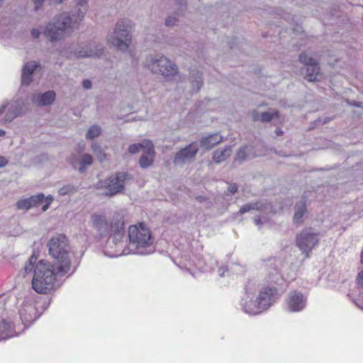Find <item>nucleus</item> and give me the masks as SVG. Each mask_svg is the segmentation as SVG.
Masks as SVG:
<instances>
[{
    "label": "nucleus",
    "mask_w": 363,
    "mask_h": 363,
    "mask_svg": "<svg viewBox=\"0 0 363 363\" xmlns=\"http://www.w3.org/2000/svg\"><path fill=\"white\" fill-rule=\"evenodd\" d=\"M93 163V157L89 154H83L79 160V167L78 171L80 173H84L86 171V166H90Z\"/></svg>",
    "instance_id": "bb28decb"
},
{
    "label": "nucleus",
    "mask_w": 363,
    "mask_h": 363,
    "mask_svg": "<svg viewBox=\"0 0 363 363\" xmlns=\"http://www.w3.org/2000/svg\"><path fill=\"white\" fill-rule=\"evenodd\" d=\"M87 11V6H77L72 13L62 12L55 16L45 26L44 36L51 43L64 40L78 29Z\"/></svg>",
    "instance_id": "f257e3e1"
},
{
    "label": "nucleus",
    "mask_w": 363,
    "mask_h": 363,
    "mask_svg": "<svg viewBox=\"0 0 363 363\" xmlns=\"http://www.w3.org/2000/svg\"><path fill=\"white\" fill-rule=\"evenodd\" d=\"M357 281L358 284L363 286V270L361 271L360 272H359V274L357 275Z\"/></svg>",
    "instance_id": "58836bf2"
},
{
    "label": "nucleus",
    "mask_w": 363,
    "mask_h": 363,
    "mask_svg": "<svg viewBox=\"0 0 363 363\" xmlns=\"http://www.w3.org/2000/svg\"><path fill=\"white\" fill-rule=\"evenodd\" d=\"M92 151L96 155V156L98 157L100 162H102L105 159V153L104 150H102L101 147L96 144L93 143L91 146Z\"/></svg>",
    "instance_id": "473e14b6"
},
{
    "label": "nucleus",
    "mask_w": 363,
    "mask_h": 363,
    "mask_svg": "<svg viewBox=\"0 0 363 363\" xmlns=\"http://www.w3.org/2000/svg\"><path fill=\"white\" fill-rule=\"evenodd\" d=\"M130 247L136 250L137 254L145 255L148 252L143 249L152 244L150 230L143 224L132 225L128 230Z\"/></svg>",
    "instance_id": "0eeeda50"
},
{
    "label": "nucleus",
    "mask_w": 363,
    "mask_h": 363,
    "mask_svg": "<svg viewBox=\"0 0 363 363\" xmlns=\"http://www.w3.org/2000/svg\"><path fill=\"white\" fill-rule=\"evenodd\" d=\"M275 298V290L264 288L259 292V296L253 300L248 294L242 298V306L245 313L257 315L268 308Z\"/></svg>",
    "instance_id": "39448f33"
},
{
    "label": "nucleus",
    "mask_w": 363,
    "mask_h": 363,
    "mask_svg": "<svg viewBox=\"0 0 363 363\" xmlns=\"http://www.w3.org/2000/svg\"><path fill=\"white\" fill-rule=\"evenodd\" d=\"M31 35H32L33 38H39V36L40 35V31L37 28H33L31 30Z\"/></svg>",
    "instance_id": "ea45409f"
},
{
    "label": "nucleus",
    "mask_w": 363,
    "mask_h": 363,
    "mask_svg": "<svg viewBox=\"0 0 363 363\" xmlns=\"http://www.w3.org/2000/svg\"><path fill=\"white\" fill-rule=\"evenodd\" d=\"M146 144H147V145L148 146L143 150L139 160V164L143 169H145L151 166L155 157V147L152 143H146Z\"/></svg>",
    "instance_id": "a211bd4d"
},
{
    "label": "nucleus",
    "mask_w": 363,
    "mask_h": 363,
    "mask_svg": "<svg viewBox=\"0 0 363 363\" xmlns=\"http://www.w3.org/2000/svg\"><path fill=\"white\" fill-rule=\"evenodd\" d=\"M40 67V65L36 61L28 62L22 68L21 84L28 86L33 82V75L37 68Z\"/></svg>",
    "instance_id": "f3484780"
},
{
    "label": "nucleus",
    "mask_w": 363,
    "mask_h": 363,
    "mask_svg": "<svg viewBox=\"0 0 363 363\" xmlns=\"http://www.w3.org/2000/svg\"><path fill=\"white\" fill-rule=\"evenodd\" d=\"M45 199L43 194L31 196L29 198L21 199L17 201L16 206L19 210H29L31 208L40 205Z\"/></svg>",
    "instance_id": "dca6fc26"
},
{
    "label": "nucleus",
    "mask_w": 363,
    "mask_h": 363,
    "mask_svg": "<svg viewBox=\"0 0 363 363\" xmlns=\"http://www.w3.org/2000/svg\"><path fill=\"white\" fill-rule=\"evenodd\" d=\"M33 4H35V10H38L41 8L44 0H33Z\"/></svg>",
    "instance_id": "4c0bfd02"
},
{
    "label": "nucleus",
    "mask_w": 363,
    "mask_h": 363,
    "mask_svg": "<svg viewBox=\"0 0 363 363\" xmlns=\"http://www.w3.org/2000/svg\"><path fill=\"white\" fill-rule=\"evenodd\" d=\"M5 0H0V7L3 5Z\"/></svg>",
    "instance_id": "6e6d98bb"
},
{
    "label": "nucleus",
    "mask_w": 363,
    "mask_h": 363,
    "mask_svg": "<svg viewBox=\"0 0 363 363\" xmlns=\"http://www.w3.org/2000/svg\"><path fill=\"white\" fill-rule=\"evenodd\" d=\"M5 133V130L0 129V137L4 136Z\"/></svg>",
    "instance_id": "864d4df0"
},
{
    "label": "nucleus",
    "mask_w": 363,
    "mask_h": 363,
    "mask_svg": "<svg viewBox=\"0 0 363 363\" xmlns=\"http://www.w3.org/2000/svg\"><path fill=\"white\" fill-rule=\"evenodd\" d=\"M298 60L299 62L306 67V73L305 79L310 82H314L318 80V77L320 75V68L318 61L306 52L301 53Z\"/></svg>",
    "instance_id": "9b49d317"
},
{
    "label": "nucleus",
    "mask_w": 363,
    "mask_h": 363,
    "mask_svg": "<svg viewBox=\"0 0 363 363\" xmlns=\"http://www.w3.org/2000/svg\"><path fill=\"white\" fill-rule=\"evenodd\" d=\"M72 188L71 186H64L59 190V194L61 196H65V195L70 193L72 191Z\"/></svg>",
    "instance_id": "c9c22d12"
},
{
    "label": "nucleus",
    "mask_w": 363,
    "mask_h": 363,
    "mask_svg": "<svg viewBox=\"0 0 363 363\" xmlns=\"http://www.w3.org/2000/svg\"><path fill=\"white\" fill-rule=\"evenodd\" d=\"M70 52L77 58L99 57L104 53V46L96 42L81 43L70 47Z\"/></svg>",
    "instance_id": "9d476101"
},
{
    "label": "nucleus",
    "mask_w": 363,
    "mask_h": 363,
    "mask_svg": "<svg viewBox=\"0 0 363 363\" xmlns=\"http://www.w3.org/2000/svg\"><path fill=\"white\" fill-rule=\"evenodd\" d=\"M254 222L256 225H259L262 224L261 219L259 218H255Z\"/></svg>",
    "instance_id": "8fccbe9b"
},
{
    "label": "nucleus",
    "mask_w": 363,
    "mask_h": 363,
    "mask_svg": "<svg viewBox=\"0 0 363 363\" xmlns=\"http://www.w3.org/2000/svg\"><path fill=\"white\" fill-rule=\"evenodd\" d=\"M133 179V177L127 172H118L114 175L109 177L105 180L99 181L97 188H105L106 192L103 194L107 196H113L121 193L123 189L127 182Z\"/></svg>",
    "instance_id": "1a4fd4ad"
},
{
    "label": "nucleus",
    "mask_w": 363,
    "mask_h": 363,
    "mask_svg": "<svg viewBox=\"0 0 363 363\" xmlns=\"http://www.w3.org/2000/svg\"><path fill=\"white\" fill-rule=\"evenodd\" d=\"M305 306L306 298L301 293L294 291L289 294L287 307L290 311H300L303 309Z\"/></svg>",
    "instance_id": "4468645a"
},
{
    "label": "nucleus",
    "mask_w": 363,
    "mask_h": 363,
    "mask_svg": "<svg viewBox=\"0 0 363 363\" xmlns=\"http://www.w3.org/2000/svg\"><path fill=\"white\" fill-rule=\"evenodd\" d=\"M199 151V146L196 143H191L189 145L179 150L173 160V163L176 166L182 167L186 164L191 163L195 160L196 155Z\"/></svg>",
    "instance_id": "ddd939ff"
},
{
    "label": "nucleus",
    "mask_w": 363,
    "mask_h": 363,
    "mask_svg": "<svg viewBox=\"0 0 363 363\" xmlns=\"http://www.w3.org/2000/svg\"><path fill=\"white\" fill-rule=\"evenodd\" d=\"M69 162L74 167V168L77 169V157L75 156L70 157Z\"/></svg>",
    "instance_id": "37998d69"
},
{
    "label": "nucleus",
    "mask_w": 363,
    "mask_h": 363,
    "mask_svg": "<svg viewBox=\"0 0 363 363\" xmlns=\"http://www.w3.org/2000/svg\"><path fill=\"white\" fill-rule=\"evenodd\" d=\"M143 65L152 74L161 75L167 80H171L179 73L177 65L163 55H147Z\"/></svg>",
    "instance_id": "20e7f679"
},
{
    "label": "nucleus",
    "mask_w": 363,
    "mask_h": 363,
    "mask_svg": "<svg viewBox=\"0 0 363 363\" xmlns=\"http://www.w3.org/2000/svg\"><path fill=\"white\" fill-rule=\"evenodd\" d=\"M92 227L101 237L119 234L123 230V222L120 219L108 222L106 216L101 214H93L91 217Z\"/></svg>",
    "instance_id": "6e6552de"
},
{
    "label": "nucleus",
    "mask_w": 363,
    "mask_h": 363,
    "mask_svg": "<svg viewBox=\"0 0 363 363\" xmlns=\"http://www.w3.org/2000/svg\"><path fill=\"white\" fill-rule=\"evenodd\" d=\"M49 255L55 260L57 273L65 274L70 269L69 246L63 234L53 236L47 244Z\"/></svg>",
    "instance_id": "f03ea898"
},
{
    "label": "nucleus",
    "mask_w": 363,
    "mask_h": 363,
    "mask_svg": "<svg viewBox=\"0 0 363 363\" xmlns=\"http://www.w3.org/2000/svg\"><path fill=\"white\" fill-rule=\"evenodd\" d=\"M177 4L182 6L183 4H185L186 0H175Z\"/></svg>",
    "instance_id": "3c124183"
},
{
    "label": "nucleus",
    "mask_w": 363,
    "mask_h": 363,
    "mask_svg": "<svg viewBox=\"0 0 363 363\" xmlns=\"http://www.w3.org/2000/svg\"><path fill=\"white\" fill-rule=\"evenodd\" d=\"M146 143H151V141L149 140H144L140 143H135V144L130 145L128 147V152L130 154H136V153H138L140 150L143 151L148 146V145H147Z\"/></svg>",
    "instance_id": "cd10ccee"
},
{
    "label": "nucleus",
    "mask_w": 363,
    "mask_h": 363,
    "mask_svg": "<svg viewBox=\"0 0 363 363\" xmlns=\"http://www.w3.org/2000/svg\"><path fill=\"white\" fill-rule=\"evenodd\" d=\"M50 202H46V204H45L43 207H42V211H46L48 210V208H49L50 206Z\"/></svg>",
    "instance_id": "09e8293b"
},
{
    "label": "nucleus",
    "mask_w": 363,
    "mask_h": 363,
    "mask_svg": "<svg viewBox=\"0 0 363 363\" xmlns=\"http://www.w3.org/2000/svg\"><path fill=\"white\" fill-rule=\"evenodd\" d=\"M223 137L222 135H220L219 133H213L202 138L200 143L201 147L207 150H210L214 146L223 142Z\"/></svg>",
    "instance_id": "4be33fe9"
},
{
    "label": "nucleus",
    "mask_w": 363,
    "mask_h": 363,
    "mask_svg": "<svg viewBox=\"0 0 363 363\" xmlns=\"http://www.w3.org/2000/svg\"><path fill=\"white\" fill-rule=\"evenodd\" d=\"M88 0H76L77 6H87Z\"/></svg>",
    "instance_id": "c03bdc74"
},
{
    "label": "nucleus",
    "mask_w": 363,
    "mask_h": 363,
    "mask_svg": "<svg viewBox=\"0 0 363 363\" xmlns=\"http://www.w3.org/2000/svg\"><path fill=\"white\" fill-rule=\"evenodd\" d=\"M251 118L254 122L267 123L272 121L275 118H279V112L277 110H271L265 112L254 110L251 112Z\"/></svg>",
    "instance_id": "6ab92c4d"
},
{
    "label": "nucleus",
    "mask_w": 363,
    "mask_h": 363,
    "mask_svg": "<svg viewBox=\"0 0 363 363\" xmlns=\"http://www.w3.org/2000/svg\"><path fill=\"white\" fill-rule=\"evenodd\" d=\"M43 260L39 261L34 269L32 287L38 294H48L55 288L57 268Z\"/></svg>",
    "instance_id": "7ed1b4c3"
},
{
    "label": "nucleus",
    "mask_w": 363,
    "mask_h": 363,
    "mask_svg": "<svg viewBox=\"0 0 363 363\" xmlns=\"http://www.w3.org/2000/svg\"><path fill=\"white\" fill-rule=\"evenodd\" d=\"M37 257L35 255H33L30 257L28 262L26 264L24 267V273L25 275L30 273L33 269L34 270V265L36 263Z\"/></svg>",
    "instance_id": "2f4dec72"
},
{
    "label": "nucleus",
    "mask_w": 363,
    "mask_h": 363,
    "mask_svg": "<svg viewBox=\"0 0 363 363\" xmlns=\"http://www.w3.org/2000/svg\"><path fill=\"white\" fill-rule=\"evenodd\" d=\"M252 210H256L262 212H269L272 210V206L270 203L262 201L247 203L240 208L239 213L240 214H243Z\"/></svg>",
    "instance_id": "aec40b11"
},
{
    "label": "nucleus",
    "mask_w": 363,
    "mask_h": 363,
    "mask_svg": "<svg viewBox=\"0 0 363 363\" xmlns=\"http://www.w3.org/2000/svg\"><path fill=\"white\" fill-rule=\"evenodd\" d=\"M306 213V206L304 201H300L296 203L295 206V213L294 216V220L296 223L303 222V218Z\"/></svg>",
    "instance_id": "393cba45"
},
{
    "label": "nucleus",
    "mask_w": 363,
    "mask_h": 363,
    "mask_svg": "<svg viewBox=\"0 0 363 363\" xmlns=\"http://www.w3.org/2000/svg\"><path fill=\"white\" fill-rule=\"evenodd\" d=\"M8 106V103L5 102L0 106V115L5 111L6 108Z\"/></svg>",
    "instance_id": "a18cd8bd"
},
{
    "label": "nucleus",
    "mask_w": 363,
    "mask_h": 363,
    "mask_svg": "<svg viewBox=\"0 0 363 363\" xmlns=\"http://www.w3.org/2000/svg\"><path fill=\"white\" fill-rule=\"evenodd\" d=\"M45 200H46V202H50V204L51 202L54 200V198L52 195H49L46 197Z\"/></svg>",
    "instance_id": "de8ad7c7"
},
{
    "label": "nucleus",
    "mask_w": 363,
    "mask_h": 363,
    "mask_svg": "<svg viewBox=\"0 0 363 363\" xmlns=\"http://www.w3.org/2000/svg\"><path fill=\"white\" fill-rule=\"evenodd\" d=\"M82 86L85 89H90L92 87V82L89 79H84Z\"/></svg>",
    "instance_id": "e433bc0d"
},
{
    "label": "nucleus",
    "mask_w": 363,
    "mask_h": 363,
    "mask_svg": "<svg viewBox=\"0 0 363 363\" xmlns=\"http://www.w3.org/2000/svg\"><path fill=\"white\" fill-rule=\"evenodd\" d=\"M178 13H174L169 16H168L164 21V24L166 26L172 27L177 25L178 21Z\"/></svg>",
    "instance_id": "72a5a7b5"
},
{
    "label": "nucleus",
    "mask_w": 363,
    "mask_h": 363,
    "mask_svg": "<svg viewBox=\"0 0 363 363\" xmlns=\"http://www.w3.org/2000/svg\"><path fill=\"white\" fill-rule=\"evenodd\" d=\"M360 262L363 264V249L360 255Z\"/></svg>",
    "instance_id": "5fc2aeb1"
},
{
    "label": "nucleus",
    "mask_w": 363,
    "mask_h": 363,
    "mask_svg": "<svg viewBox=\"0 0 363 363\" xmlns=\"http://www.w3.org/2000/svg\"><path fill=\"white\" fill-rule=\"evenodd\" d=\"M318 242V235L314 233L311 229L303 230L296 238V245L306 254V257H308V252Z\"/></svg>",
    "instance_id": "f8f14e48"
},
{
    "label": "nucleus",
    "mask_w": 363,
    "mask_h": 363,
    "mask_svg": "<svg viewBox=\"0 0 363 363\" xmlns=\"http://www.w3.org/2000/svg\"><path fill=\"white\" fill-rule=\"evenodd\" d=\"M20 315L24 324H30L38 318L37 310L33 305H25L20 310Z\"/></svg>",
    "instance_id": "412c9836"
},
{
    "label": "nucleus",
    "mask_w": 363,
    "mask_h": 363,
    "mask_svg": "<svg viewBox=\"0 0 363 363\" xmlns=\"http://www.w3.org/2000/svg\"><path fill=\"white\" fill-rule=\"evenodd\" d=\"M190 80L193 89L198 91L203 85L202 74L198 70H193L190 74Z\"/></svg>",
    "instance_id": "b1692460"
},
{
    "label": "nucleus",
    "mask_w": 363,
    "mask_h": 363,
    "mask_svg": "<svg viewBox=\"0 0 363 363\" xmlns=\"http://www.w3.org/2000/svg\"><path fill=\"white\" fill-rule=\"evenodd\" d=\"M20 114V111L17 108L10 107L4 117V122H11Z\"/></svg>",
    "instance_id": "7c9ffc66"
},
{
    "label": "nucleus",
    "mask_w": 363,
    "mask_h": 363,
    "mask_svg": "<svg viewBox=\"0 0 363 363\" xmlns=\"http://www.w3.org/2000/svg\"><path fill=\"white\" fill-rule=\"evenodd\" d=\"M232 154L230 146H225L223 149H218L213 152V161L220 164L226 160Z\"/></svg>",
    "instance_id": "5701e85b"
},
{
    "label": "nucleus",
    "mask_w": 363,
    "mask_h": 363,
    "mask_svg": "<svg viewBox=\"0 0 363 363\" xmlns=\"http://www.w3.org/2000/svg\"><path fill=\"white\" fill-rule=\"evenodd\" d=\"M8 164V160L3 156H0V167H4Z\"/></svg>",
    "instance_id": "79ce46f5"
},
{
    "label": "nucleus",
    "mask_w": 363,
    "mask_h": 363,
    "mask_svg": "<svg viewBox=\"0 0 363 363\" xmlns=\"http://www.w3.org/2000/svg\"><path fill=\"white\" fill-rule=\"evenodd\" d=\"M238 191V186L235 184H230L228 187L227 194L233 195Z\"/></svg>",
    "instance_id": "f704fd0d"
},
{
    "label": "nucleus",
    "mask_w": 363,
    "mask_h": 363,
    "mask_svg": "<svg viewBox=\"0 0 363 363\" xmlns=\"http://www.w3.org/2000/svg\"><path fill=\"white\" fill-rule=\"evenodd\" d=\"M220 276L223 275V272L220 274Z\"/></svg>",
    "instance_id": "4d7b16f0"
},
{
    "label": "nucleus",
    "mask_w": 363,
    "mask_h": 363,
    "mask_svg": "<svg viewBox=\"0 0 363 363\" xmlns=\"http://www.w3.org/2000/svg\"><path fill=\"white\" fill-rule=\"evenodd\" d=\"M250 152V147L247 146L242 147L237 152L235 157V160L238 161H244L247 159L248 153Z\"/></svg>",
    "instance_id": "c756f323"
},
{
    "label": "nucleus",
    "mask_w": 363,
    "mask_h": 363,
    "mask_svg": "<svg viewBox=\"0 0 363 363\" xmlns=\"http://www.w3.org/2000/svg\"><path fill=\"white\" fill-rule=\"evenodd\" d=\"M132 22L121 20L117 22L112 32L107 36L108 43L121 51H126L131 42Z\"/></svg>",
    "instance_id": "423d86ee"
},
{
    "label": "nucleus",
    "mask_w": 363,
    "mask_h": 363,
    "mask_svg": "<svg viewBox=\"0 0 363 363\" xmlns=\"http://www.w3.org/2000/svg\"><path fill=\"white\" fill-rule=\"evenodd\" d=\"M348 104L352 106L363 108V104L362 102L352 101L348 102Z\"/></svg>",
    "instance_id": "a19ab883"
},
{
    "label": "nucleus",
    "mask_w": 363,
    "mask_h": 363,
    "mask_svg": "<svg viewBox=\"0 0 363 363\" xmlns=\"http://www.w3.org/2000/svg\"><path fill=\"white\" fill-rule=\"evenodd\" d=\"M48 1L50 2V4L57 5V4H62L64 0H48Z\"/></svg>",
    "instance_id": "49530a36"
},
{
    "label": "nucleus",
    "mask_w": 363,
    "mask_h": 363,
    "mask_svg": "<svg viewBox=\"0 0 363 363\" xmlns=\"http://www.w3.org/2000/svg\"><path fill=\"white\" fill-rule=\"evenodd\" d=\"M276 133H277V135H282L283 131L281 129H278L276 130Z\"/></svg>",
    "instance_id": "603ef678"
},
{
    "label": "nucleus",
    "mask_w": 363,
    "mask_h": 363,
    "mask_svg": "<svg viewBox=\"0 0 363 363\" xmlns=\"http://www.w3.org/2000/svg\"><path fill=\"white\" fill-rule=\"evenodd\" d=\"M55 93L48 91L45 93H36L32 95L31 101L37 106H47L51 105L55 99Z\"/></svg>",
    "instance_id": "2eb2a0df"
},
{
    "label": "nucleus",
    "mask_w": 363,
    "mask_h": 363,
    "mask_svg": "<svg viewBox=\"0 0 363 363\" xmlns=\"http://www.w3.org/2000/svg\"><path fill=\"white\" fill-rule=\"evenodd\" d=\"M101 128L97 125H91L86 131V138L93 140L101 134Z\"/></svg>",
    "instance_id": "c85d7f7f"
},
{
    "label": "nucleus",
    "mask_w": 363,
    "mask_h": 363,
    "mask_svg": "<svg viewBox=\"0 0 363 363\" xmlns=\"http://www.w3.org/2000/svg\"><path fill=\"white\" fill-rule=\"evenodd\" d=\"M11 325L2 319L0 320V340H4L11 336Z\"/></svg>",
    "instance_id": "a878e982"
}]
</instances>
